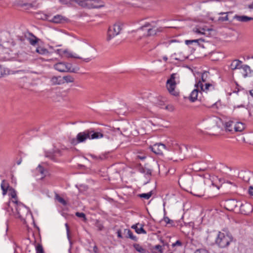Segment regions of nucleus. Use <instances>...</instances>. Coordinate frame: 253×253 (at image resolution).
Segmentation results:
<instances>
[{
	"label": "nucleus",
	"instance_id": "14",
	"mask_svg": "<svg viewBox=\"0 0 253 253\" xmlns=\"http://www.w3.org/2000/svg\"><path fill=\"white\" fill-rule=\"evenodd\" d=\"M89 9L99 8L104 6V2L101 0H89Z\"/></svg>",
	"mask_w": 253,
	"mask_h": 253
},
{
	"label": "nucleus",
	"instance_id": "4",
	"mask_svg": "<svg viewBox=\"0 0 253 253\" xmlns=\"http://www.w3.org/2000/svg\"><path fill=\"white\" fill-rule=\"evenodd\" d=\"M225 130L231 132H241L245 129V125L241 122H235L233 121H229L225 123Z\"/></svg>",
	"mask_w": 253,
	"mask_h": 253
},
{
	"label": "nucleus",
	"instance_id": "50",
	"mask_svg": "<svg viewBox=\"0 0 253 253\" xmlns=\"http://www.w3.org/2000/svg\"><path fill=\"white\" fill-rule=\"evenodd\" d=\"M216 180H219V181L220 180V179H218V178H217V177H216V176H213L212 177L211 184H212V185H214V183H213V181H216Z\"/></svg>",
	"mask_w": 253,
	"mask_h": 253
},
{
	"label": "nucleus",
	"instance_id": "54",
	"mask_svg": "<svg viewBox=\"0 0 253 253\" xmlns=\"http://www.w3.org/2000/svg\"><path fill=\"white\" fill-rule=\"evenodd\" d=\"M164 221L167 223H170V221H171V220L169 219V218L168 217H164Z\"/></svg>",
	"mask_w": 253,
	"mask_h": 253
},
{
	"label": "nucleus",
	"instance_id": "52",
	"mask_svg": "<svg viewBox=\"0 0 253 253\" xmlns=\"http://www.w3.org/2000/svg\"><path fill=\"white\" fill-rule=\"evenodd\" d=\"M65 226L66 228L67 236L68 238H69V228L67 223L65 224Z\"/></svg>",
	"mask_w": 253,
	"mask_h": 253
},
{
	"label": "nucleus",
	"instance_id": "60",
	"mask_svg": "<svg viewBox=\"0 0 253 253\" xmlns=\"http://www.w3.org/2000/svg\"><path fill=\"white\" fill-rule=\"evenodd\" d=\"M250 94L253 97V89L250 90Z\"/></svg>",
	"mask_w": 253,
	"mask_h": 253
},
{
	"label": "nucleus",
	"instance_id": "61",
	"mask_svg": "<svg viewBox=\"0 0 253 253\" xmlns=\"http://www.w3.org/2000/svg\"><path fill=\"white\" fill-rule=\"evenodd\" d=\"M200 181H201V182H203V178L200 177Z\"/></svg>",
	"mask_w": 253,
	"mask_h": 253
},
{
	"label": "nucleus",
	"instance_id": "53",
	"mask_svg": "<svg viewBox=\"0 0 253 253\" xmlns=\"http://www.w3.org/2000/svg\"><path fill=\"white\" fill-rule=\"evenodd\" d=\"M249 192L251 195L253 196V187L252 186L250 187Z\"/></svg>",
	"mask_w": 253,
	"mask_h": 253
},
{
	"label": "nucleus",
	"instance_id": "19",
	"mask_svg": "<svg viewBox=\"0 0 253 253\" xmlns=\"http://www.w3.org/2000/svg\"><path fill=\"white\" fill-rule=\"evenodd\" d=\"M242 62L238 59L233 60L230 65V68L232 70L241 69L242 65Z\"/></svg>",
	"mask_w": 253,
	"mask_h": 253
},
{
	"label": "nucleus",
	"instance_id": "22",
	"mask_svg": "<svg viewBox=\"0 0 253 253\" xmlns=\"http://www.w3.org/2000/svg\"><path fill=\"white\" fill-rule=\"evenodd\" d=\"M71 1L75 2L79 6L83 8L89 9V0H70Z\"/></svg>",
	"mask_w": 253,
	"mask_h": 253
},
{
	"label": "nucleus",
	"instance_id": "63",
	"mask_svg": "<svg viewBox=\"0 0 253 253\" xmlns=\"http://www.w3.org/2000/svg\"><path fill=\"white\" fill-rule=\"evenodd\" d=\"M175 42V41H173V40H172V41H170V43H171V42Z\"/></svg>",
	"mask_w": 253,
	"mask_h": 253
},
{
	"label": "nucleus",
	"instance_id": "55",
	"mask_svg": "<svg viewBox=\"0 0 253 253\" xmlns=\"http://www.w3.org/2000/svg\"><path fill=\"white\" fill-rule=\"evenodd\" d=\"M60 2L63 4H67L68 3V1L67 0H59Z\"/></svg>",
	"mask_w": 253,
	"mask_h": 253
},
{
	"label": "nucleus",
	"instance_id": "32",
	"mask_svg": "<svg viewBox=\"0 0 253 253\" xmlns=\"http://www.w3.org/2000/svg\"><path fill=\"white\" fill-rule=\"evenodd\" d=\"M36 52L42 55H45L48 53V50L42 47H38L36 49Z\"/></svg>",
	"mask_w": 253,
	"mask_h": 253
},
{
	"label": "nucleus",
	"instance_id": "1",
	"mask_svg": "<svg viewBox=\"0 0 253 253\" xmlns=\"http://www.w3.org/2000/svg\"><path fill=\"white\" fill-rule=\"evenodd\" d=\"M62 52L66 57L80 59L85 62L95 59L96 54L95 48L86 42H81L77 48V52L69 49H65Z\"/></svg>",
	"mask_w": 253,
	"mask_h": 253
},
{
	"label": "nucleus",
	"instance_id": "5",
	"mask_svg": "<svg viewBox=\"0 0 253 253\" xmlns=\"http://www.w3.org/2000/svg\"><path fill=\"white\" fill-rule=\"evenodd\" d=\"M179 79V77L176 73H173L170 75L169 79L167 81L166 86L169 92L174 96H177L178 92L175 90L176 85V79Z\"/></svg>",
	"mask_w": 253,
	"mask_h": 253
},
{
	"label": "nucleus",
	"instance_id": "34",
	"mask_svg": "<svg viewBox=\"0 0 253 253\" xmlns=\"http://www.w3.org/2000/svg\"><path fill=\"white\" fill-rule=\"evenodd\" d=\"M95 225L97 228L98 230L99 231L102 230L104 228L103 223L98 220H95Z\"/></svg>",
	"mask_w": 253,
	"mask_h": 253
},
{
	"label": "nucleus",
	"instance_id": "31",
	"mask_svg": "<svg viewBox=\"0 0 253 253\" xmlns=\"http://www.w3.org/2000/svg\"><path fill=\"white\" fill-rule=\"evenodd\" d=\"M62 80H63L64 84L65 83H70L74 82V78L70 75L64 76L62 78Z\"/></svg>",
	"mask_w": 253,
	"mask_h": 253
},
{
	"label": "nucleus",
	"instance_id": "24",
	"mask_svg": "<svg viewBox=\"0 0 253 253\" xmlns=\"http://www.w3.org/2000/svg\"><path fill=\"white\" fill-rule=\"evenodd\" d=\"M234 18L239 21L243 22H248L249 21H250V20H252L253 19V18H252L251 17H249V16H245V15L240 16V15H235L234 17Z\"/></svg>",
	"mask_w": 253,
	"mask_h": 253
},
{
	"label": "nucleus",
	"instance_id": "29",
	"mask_svg": "<svg viewBox=\"0 0 253 253\" xmlns=\"http://www.w3.org/2000/svg\"><path fill=\"white\" fill-rule=\"evenodd\" d=\"M37 172L40 173L42 175L41 179H43L45 176V170L43 167L39 165L36 169Z\"/></svg>",
	"mask_w": 253,
	"mask_h": 253
},
{
	"label": "nucleus",
	"instance_id": "28",
	"mask_svg": "<svg viewBox=\"0 0 253 253\" xmlns=\"http://www.w3.org/2000/svg\"><path fill=\"white\" fill-rule=\"evenodd\" d=\"M1 188L2 190L3 195H6L8 190H9V184L4 180L2 181L1 183Z\"/></svg>",
	"mask_w": 253,
	"mask_h": 253
},
{
	"label": "nucleus",
	"instance_id": "49",
	"mask_svg": "<svg viewBox=\"0 0 253 253\" xmlns=\"http://www.w3.org/2000/svg\"><path fill=\"white\" fill-rule=\"evenodd\" d=\"M18 249H19V247L15 243H14V253H18Z\"/></svg>",
	"mask_w": 253,
	"mask_h": 253
},
{
	"label": "nucleus",
	"instance_id": "12",
	"mask_svg": "<svg viewBox=\"0 0 253 253\" xmlns=\"http://www.w3.org/2000/svg\"><path fill=\"white\" fill-rule=\"evenodd\" d=\"M195 86L197 88H200L201 91L206 92H207L209 91H211L214 88V85L212 84L207 83H205L204 84L201 82V81H199Z\"/></svg>",
	"mask_w": 253,
	"mask_h": 253
},
{
	"label": "nucleus",
	"instance_id": "59",
	"mask_svg": "<svg viewBox=\"0 0 253 253\" xmlns=\"http://www.w3.org/2000/svg\"><path fill=\"white\" fill-rule=\"evenodd\" d=\"M163 59H164V61H167V60H168V58H167V56H164L163 57Z\"/></svg>",
	"mask_w": 253,
	"mask_h": 253
},
{
	"label": "nucleus",
	"instance_id": "6",
	"mask_svg": "<svg viewBox=\"0 0 253 253\" xmlns=\"http://www.w3.org/2000/svg\"><path fill=\"white\" fill-rule=\"evenodd\" d=\"M158 28L152 27L150 24H146L142 26L137 31L139 35L143 34L144 36H151L155 35L158 32Z\"/></svg>",
	"mask_w": 253,
	"mask_h": 253
},
{
	"label": "nucleus",
	"instance_id": "35",
	"mask_svg": "<svg viewBox=\"0 0 253 253\" xmlns=\"http://www.w3.org/2000/svg\"><path fill=\"white\" fill-rule=\"evenodd\" d=\"M29 42L31 45H35L38 42V39L33 36L31 38L28 39Z\"/></svg>",
	"mask_w": 253,
	"mask_h": 253
},
{
	"label": "nucleus",
	"instance_id": "42",
	"mask_svg": "<svg viewBox=\"0 0 253 253\" xmlns=\"http://www.w3.org/2000/svg\"><path fill=\"white\" fill-rule=\"evenodd\" d=\"M200 41V39H197V40H186L185 42L186 44H192L193 42H199V41Z\"/></svg>",
	"mask_w": 253,
	"mask_h": 253
},
{
	"label": "nucleus",
	"instance_id": "17",
	"mask_svg": "<svg viewBox=\"0 0 253 253\" xmlns=\"http://www.w3.org/2000/svg\"><path fill=\"white\" fill-rule=\"evenodd\" d=\"M88 130L89 139H99L103 137V134L101 132H96L92 130Z\"/></svg>",
	"mask_w": 253,
	"mask_h": 253
},
{
	"label": "nucleus",
	"instance_id": "51",
	"mask_svg": "<svg viewBox=\"0 0 253 253\" xmlns=\"http://www.w3.org/2000/svg\"><path fill=\"white\" fill-rule=\"evenodd\" d=\"M155 249L159 250L161 253L162 252V247L161 245H156Z\"/></svg>",
	"mask_w": 253,
	"mask_h": 253
},
{
	"label": "nucleus",
	"instance_id": "38",
	"mask_svg": "<svg viewBox=\"0 0 253 253\" xmlns=\"http://www.w3.org/2000/svg\"><path fill=\"white\" fill-rule=\"evenodd\" d=\"M56 199L60 203H61L63 205H66L67 204L66 202L64 200V199L60 197L59 195H57L56 196Z\"/></svg>",
	"mask_w": 253,
	"mask_h": 253
},
{
	"label": "nucleus",
	"instance_id": "2",
	"mask_svg": "<svg viewBox=\"0 0 253 253\" xmlns=\"http://www.w3.org/2000/svg\"><path fill=\"white\" fill-rule=\"evenodd\" d=\"M16 210V217L20 218L24 224H26L27 218L32 216L30 210L23 204L20 203L17 204Z\"/></svg>",
	"mask_w": 253,
	"mask_h": 253
},
{
	"label": "nucleus",
	"instance_id": "10",
	"mask_svg": "<svg viewBox=\"0 0 253 253\" xmlns=\"http://www.w3.org/2000/svg\"><path fill=\"white\" fill-rule=\"evenodd\" d=\"M14 6L20 7H25L26 9L37 7L38 5L36 3V1L32 3H28L24 0H14L13 1Z\"/></svg>",
	"mask_w": 253,
	"mask_h": 253
},
{
	"label": "nucleus",
	"instance_id": "26",
	"mask_svg": "<svg viewBox=\"0 0 253 253\" xmlns=\"http://www.w3.org/2000/svg\"><path fill=\"white\" fill-rule=\"evenodd\" d=\"M66 19L65 17L62 15H57L53 17L52 21L55 23H61L65 21Z\"/></svg>",
	"mask_w": 253,
	"mask_h": 253
},
{
	"label": "nucleus",
	"instance_id": "37",
	"mask_svg": "<svg viewBox=\"0 0 253 253\" xmlns=\"http://www.w3.org/2000/svg\"><path fill=\"white\" fill-rule=\"evenodd\" d=\"M212 121L214 123H215L216 124V125L218 127H219L221 126V124H222V121L220 119H219L218 117H213L212 119Z\"/></svg>",
	"mask_w": 253,
	"mask_h": 253
},
{
	"label": "nucleus",
	"instance_id": "16",
	"mask_svg": "<svg viewBox=\"0 0 253 253\" xmlns=\"http://www.w3.org/2000/svg\"><path fill=\"white\" fill-rule=\"evenodd\" d=\"M60 155V151L59 149L54 150L53 152H46L45 154L46 157L53 161H55L56 157Z\"/></svg>",
	"mask_w": 253,
	"mask_h": 253
},
{
	"label": "nucleus",
	"instance_id": "7",
	"mask_svg": "<svg viewBox=\"0 0 253 253\" xmlns=\"http://www.w3.org/2000/svg\"><path fill=\"white\" fill-rule=\"evenodd\" d=\"M122 29V24L118 22L110 27L108 30L107 41L109 42L115 36L118 35Z\"/></svg>",
	"mask_w": 253,
	"mask_h": 253
},
{
	"label": "nucleus",
	"instance_id": "39",
	"mask_svg": "<svg viewBox=\"0 0 253 253\" xmlns=\"http://www.w3.org/2000/svg\"><path fill=\"white\" fill-rule=\"evenodd\" d=\"M9 191L10 195L12 198L15 199L16 198V193L15 191L12 188H9Z\"/></svg>",
	"mask_w": 253,
	"mask_h": 253
},
{
	"label": "nucleus",
	"instance_id": "18",
	"mask_svg": "<svg viewBox=\"0 0 253 253\" xmlns=\"http://www.w3.org/2000/svg\"><path fill=\"white\" fill-rule=\"evenodd\" d=\"M191 193L195 196L200 197L203 195V188L202 187L197 188V185L194 184Z\"/></svg>",
	"mask_w": 253,
	"mask_h": 253
},
{
	"label": "nucleus",
	"instance_id": "9",
	"mask_svg": "<svg viewBox=\"0 0 253 253\" xmlns=\"http://www.w3.org/2000/svg\"><path fill=\"white\" fill-rule=\"evenodd\" d=\"M54 68L55 70L60 72H76L74 69H71V66L70 64L64 62H59L55 64L54 65Z\"/></svg>",
	"mask_w": 253,
	"mask_h": 253
},
{
	"label": "nucleus",
	"instance_id": "3",
	"mask_svg": "<svg viewBox=\"0 0 253 253\" xmlns=\"http://www.w3.org/2000/svg\"><path fill=\"white\" fill-rule=\"evenodd\" d=\"M232 241V237L228 234L219 232L216 238V244L220 248L228 246Z\"/></svg>",
	"mask_w": 253,
	"mask_h": 253
},
{
	"label": "nucleus",
	"instance_id": "40",
	"mask_svg": "<svg viewBox=\"0 0 253 253\" xmlns=\"http://www.w3.org/2000/svg\"><path fill=\"white\" fill-rule=\"evenodd\" d=\"M76 215L79 217L83 218L84 221L86 220V218L85 217V215L83 212H77L76 213Z\"/></svg>",
	"mask_w": 253,
	"mask_h": 253
},
{
	"label": "nucleus",
	"instance_id": "23",
	"mask_svg": "<svg viewBox=\"0 0 253 253\" xmlns=\"http://www.w3.org/2000/svg\"><path fill=\"white\" fill-rule=\"evenodd\" d=\"M50 83L53 85L62 84H64L61 76H53L50 79Z\"/></svg>",
	"mask_w": 253,
	"mask_h": 253
},
{
	"label": "nucleus",
	"instance_id": "36",
	"mask_svg": "<svg viewBox=\"0 0 253 253\" xmlns=\"http://www.w3.org/2000/svg\"><path fill=\"white\" fill-rule=\"evenodd\" d=\"M126 231L127 232V237L128 238H130L131 240H134V241H136L137 240L136 237L133 235L132 232L129 229H127Z\"/></svg>",
	"mask_w": 253,
	"mask_h": 253
},
{
	"label": "nucleus",
	"instance_id": "30",
	"mask_svg": "<svg viewBox=\"0 0 253 253\" xmlns=\"http://www.w3.org/2000/svg\"><path fill=\"white\" fill-rule=\"evenodd\" d=\"M136 251L140 253H145L146 250L138 244H134L133 245Z\"/></svg>",
	"mask_w": 253,
	"mask_h": 253
},
{
	"label": "nucleus",
	"instance_id": "27",
	"mask_svg": "<svg viewBox=\"0 0 253 253\" xmlns=\"http://www.w3.org/2000/svg\"><path fill=\"white\" fill-rule=\"evenodd\" d=\"M199 88L196 87L191 93L189 99L192 102H194L198 99V95L199 93Z\"/></svg>",
	"mask_w": 253,
	"mask_h": 253
},
{
	"label": "nucleus",
	"instance_id": "41",
	"mask_svg": "<svg viewBox=\"0 0 253 253\" xmlns=\"http://www.w3.org/2000/svg\"><path fill=\"white\" fill-rule=\"evenodd\" d=\"M36 251L37 253H44L42 247L40 244L37 246Z\"/></svg>",
	"mask_w": 253,
	"mask_h": 253
},
{
	"label": "nucleus",
	"instance_id": "56",
	"mask_svg": "<svg viewBox=\"0 0 253 253\" xmlns=\"http://www.w3.org/2000/svg\"><path fill=\"white\" fill-rule=\"evenodd\" d=\"M205 74H203L202 76V81H201V82L202 83H203V84L205 83L206 81V79H205Z\"/></svg>",
	"mask_w": 253,
	"mask_h": 253
},
{
	"label": "nucleus",
	"instance_id": "43",
	"mask_svg": "<svg viewBox=\"0 0 253 253\" xmlns=\"http://www.w3.org/2000/svg\"><path fill=\"white\" fill-rule=\"evenodd\" d=\"M237 202L234 200H229L227 202V205H232L234 207H236Z\"/></svg>",
	"mask_w": 253,
	"mask_h": 253
},
{
	"label": "nucleus",
	"instance_id": "62",
	"mask_svg": "<svg viewBox=\"0 0 253 253\" xmlns=\"http://www.w3.org/2000/svg\"><path fill=\"white\" fill-rule=\"evenodd\" d=\"M220 14H226V13H224V12H221L219 13Z\"/></svg>",
	"mask_w": 253,
	"mask_h": 253
},
{
	"label": "nucleus",
	"instance_id": "15",
	"mask_svg": "<svg viewBox=\"0 0 253 253\" xmlns=\"http://www.w3.org/2000/svg\"><path fill=\"white\" fill-rule=\"evenodd\" d=\"M178 182L181 187L190 186L192 182V178L189 176L187 177L182 176L180 177Z\"/></svg>",
	"mask_w": 253,
	"mask_h": 253
},
{
	"label": "nucleus",
	"instance_id": "21",
	"mask_svg": "<svg viewBox=\"0 0 253 253\" xmlns=\"http://www.w3.org/2000/svg\"><path fill=\"white\" fill-rule=\"evenodd\" d=\"M209 29L206 27H199L197 26L193 28V31L194 33L198 34L199 35H203L206 34V32L209 31Z\"/></svg>",
	"mask_w": 253,
	"mask_h": 253
},
{
	"label": "nucleus",
	"instance_id": "48",
	"mask_svg": "<svg viewBox=\"0 0 253 253\" xmlns=\"http://www.w3.org/2000/svg\"><path fill=\"white\" fill-rule=\"evenodd\" d=\"M172 246V247H175V246H182V243L180 241L177 240L174 243H173Z\"/></svg>",
	"mask_w": 253,
	"mask_h": 253
},
{
	"label": "nucleus",
	"instance_id": "45",
	"mask_svg": "<svg viewBox=\"0 0 253 253\" xmlns=\"http://www.w3.org/2000/svg\"><path fill=\"white\" fill-rule=\"evenodd\" d=\"M194 253H208L207 250L201 249L197 250Z\"/></svg>",
	"mask_w": 253,
	"mask_h": 253
},
{
	"label": "nucleus",
	"instance_id": "57",
	"mask_svg": "<svg viewBox=\"0 0 253 253\" xmlns=\"http://www.w3.org/2000/svg\"><path fill=\"white\" fill-rule=\"evenodd\" d=\"M90 156L93 159H101V158L100 157H97L96 156H95L94 155H90Z\"/></svg>",
	"mask_w": 253,
	"mask_h": 253
},
{
	"label": "nucleus",
	"instance_id": "64",
	"mask_svg": "<svg viewBox=\"0 0 253 253\" xmlns=\"http://www.w3.org/2000/svg\"><path fill=\"white\" fill-rule=\"evenodd\" d=\"M251 8H253V3L252 4V6L251 7Z\"/></svg>",
	"mask_w": 253,
	"mask_h": 253
},
{
	"label": "nucleus",
	"instance_id": "20",
	"mask_svg": "<svg viewBox=\"0 0 253 253\" xmlns=\"http://www.w3.org/2000/svg\"><path fill=\"white\" fill-rule=\"evenodd\" d=\"M131 228L134 229L137 234H146V231L143 229V225L141 224L137 223L133 225Z\"/></svg>",
	"mask_w": 253,
	"mask_h": 253
},
{
	"label": "nucleus",
	"instance_id": "58",
	"mask_svg": "<svg viewBox=\"0 0 253 253\" xmlns=\"http://www.w3.org/2000/svg\"><path fill=\"white\" fill-rule=\"evenodd\" d=\"M93 251L95 253H97V252H98V248L97 247V246H95L94 247H93Z\"/></svg>",
	"mask_w": 253,
	"mask_h": 253
},
{
	"label": "nucleus",
	"instance_id": "11",
	"mask_svg": "<svg viewBox=\"0 0 253 253\" xmlns=\"http://www.w3.org/2000/svg\"><path fill=\"white\" fill-rule=\"evenodd\" d=\"M151 150L155 154L162 155L166 150V146L162 143H157L150 147Z\"/></svg>",
	"mask_w": 253,
	"mask_h": 253
},
{
	"label": "nucleus",
	"instance_id": "13",
	"mask_svg": "<svg viewBox=\"0 0 253 253\" xmlns=\"http://www.w3.org/2000/svg\"><path fill=\"white\" fill-rule=\"evenodd\" d=\"M253 208L252 205L249 203H245L240 206V212L244 214L248 215L252 212Z\"/></svg>",
	"mask_w": 253,
	"mask_h": 253
},
{
	"label": "nucleus",
	"instance_id": "33",
	"mask_svg": "<svg viewBox=\"0 0 253 253\" xmlns=\"http://www.w3.org/2000/svg\"><path fill=\"white\" fill-rule=\"evenodd\" d=\"M152 195V191H150L147 193H143L138 195V197L145 199H149Z\"/></svg>",
	"mask_w": 253,
	"mask_h": 253
},
{
	"label": "nucleus",
	"instance_id": "25",
	"mask_svg": "<svg viewBox=\"0 0 253 253\" xmlns=\"http://www.w3.org/2000/svg\"><path fill=\"white\" fill-rule=\"evenodd\" d=\"M241 74L244 78L247 77L251 72L250 67L247 65H242Z\"/></svg>",
	"mask_w": 253,
	"mask_h": 253
},
{
	"label": "nucleus",
	"instance_id": "46",
	"mask_svg": "<svg viewBox=\"0 0 253 253\" xmlns=\"http://www.w3.org/2000/svg\"><path fill=\"white\" fill-rule=\"evenodd\" d=\"M166 109L169 111H173L174 110V107L171 105H169L166 107Z\"/></svg>",
	"mask_w": 253,
	"mask_h": 253
},
{
	"label": "nucleus",
	"instance_id": "44",
	"mask_svg": "<svg viewBox=\"0 0 253 253\" xmlns=\"http://www.w3.org/2000/svg\"><path fill=\"white\" fill-rule=\"evenodd\" d=\"M218 21H221V22L228 21V15H226L225 16H224V17H219L218 18Z\"/></svg>",
	"mask_w": 253,
	"mask_h": 253
},
{
	"label": "nucleus",
	"instance_id": "8",
	"mask_svg": "<svg viewBox=\"0 0 253 253\" xmlns=\"http://www.w3.org/2000/svg\"><path fill=\"white\" fill-rule=\"evenodd\" d=\"M87 139H89L88 130H86L79 133L76 138H74L71 140V143L72 144L76 145L78 143L84 142Z\"/></svg>",
	"mask_w": 253,
	"mask_h": 253
},
{
	"label": "nucleus",
	"instance_id": "47",
	"mask_svg": "<svg viewBox=\"0 0 253 253\" xmlns=\"http://www.w3.org/2000/svg\"><path fill=\"white\" fill-rule=\"evenodd\" d=\"M143 172L146 175L150 176L151 175L152 171L149 169H143Z\"/></svg>",
	"mask_w": 253,
	"mask_h": 253
}]
</instances>
